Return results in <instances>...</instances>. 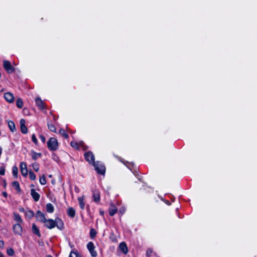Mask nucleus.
I'll return each mask as SVG.
<instances>
[{
    "instance_id": "nucleus-34",
    "label": "nucleus",
    "mask_w": 257,
    "mask_h": 257,
    "mask_svg": "<svg viewBox=\"0 0 257 257\" xmlns=\"http://www.w3.org/2000/svg\"><path fill=\"white\" fill-rule=\"evenodd\" d=\"M69 257H81L79 255V254L77 252H74V251H71L70 255H69Z\"/></svg>"
},
{
    "instance_id": "nucleus-37",
    "label": "nucleus",
    "mask_w": 257,
    "mask_h": 257,
    "mask_svg": "<svg viewBox=\"0 0 257 257\" xmlns=\"http://www.w3.org/2000/svg\"><path fill=\"white\" fill-rule=\"evenodd\" d=\"M32 141L36 144V145H37L38 144V141H37V139L35 136V135L34 134H33L32 136Z\"/></svg>"
},
{
    "instance_id": "nucleus-5",
    "label": "nucleus",
    "mask_w": 257,
    "mask_h": 257,
    "mask_svg": "<svg viewBox=\"0 0 257 257\" xmlns=\"http://www.w3.org/2000/svg\"><path fill=\"white\" fill-rule=\"evenodd\" d=\"M85 160L89 163L93 164L94 162V156L91 152H88L84 154Z\"/></svg>"
},
{
    "instance_id": "nucleus-48",
    "label": "nucleus",
    "mask_w": 257,
    "mask_h": 257,
    "mask_svg": "<svg viewBox=\"0 0 257 257\" xmlns=\"http://www.w3.org/2000/svg\"><path fill=\"white\" fill-rule=\"evenodd\" d=\"M46 257H52V256L51 255H48L46 256Z\"/></svg>"
},
{
    "instance_id": "nucleus-47",
    "label": "nucleus",
    "mask_w": 257,
    "mask_h": 257,
    "mask_svg": "<svg viewBox=\"0 0 257 257\" xmlns=\"http://www.w3.org/2000/svg\"><path fill=\"white\" fill-rule=\"evenodd\" d=\"M100 213L102 215H103L104 212L103 211H100Z\"/></svg>"
},
{
    "instance_id": "nucleus-28",
    "label": "nucleus",
    "mask_w": 257,
    "mask_h": 257,
    "mask_svg": "<svg viewBox=\"0 0 257 257\" xmlns=\"http://www.w3.org/2000/svg\"><path fill=\"white\" fill-rule=\"evenodd\" d=\"M59 133L65 139L68 138V134L66 133L64 129H60L59 130Z\"/></svg>"
},
{
    "instance_id": "nucleus-13",
    "label": "nucleus",
    "mask_w": 257,
    "mask_h": 257,
    "mask_svg": "<svg viewBox=\"0 0 257 257\" xmlns=\"http://www.w3.org/2000/svg\"><path fill=\"white\" fill-rule=\"evenodd\" d=\"M14 232L17 234H21L22 232V228L19 223L16 224L13 226Z\"/></svg>"
},
{
    "instance_id": "nucleus-16",
    "label": "nucleus",
    "mask_w": 257,
    "mask_h": 257,
    "mask_svg": "<svg viewBox=\"0 0 257 257\" xmlns=\"http://www.w3.org/2000/svg\"><path fill=\"white\" fill-rule=\"evenodd\" d=\"M119 248L121 250V251L124 253V254H126L127 253L128 250H127V247L126 246V244L125 242H121L119 244Z\"/></svg>"
},
{
    "instance_id": "nucleus-1",
    "label": "nucleus",
    "mask_w": 257,
    "mask_h": 257,
    "mask_svg": "<svg viewBox=\"0 0 257 257\" xmlns=\"http://www.w3.org/2000/svg\"><path fill=\"white\" fill-rule=\"evenodd\" d=\"M47 147L50 151H56L58 148V142L55 138H51L47 142Z\"/></svg>"
},
{
    "instance_id": "nucleus-32",
    "label": "nucleus",
    "mask_w": 257,
    "mask_h": 257,
    "mask_svg": "<svg viewBox=\"0 0 257 257\" xmlns=\"http://www.w3.org/2000/svg\"><path fill=\"white\" fill-rule=\"evenodd\" d=\"M7 252L9 255L13 256L14 255V250L12 248H10L7 249Z\"/></svg>"
},
{
    "instance_id": "nucleus-18",
    "label": "nucleus",
    "mask_w": 257,
    "mask_h": 257,
    "mask_svg": "<svg viewBox=\"0 0 257 257\" xmlns=\"http://www.w3.org/2000/svg\"><path fill=\"white\" fill-rule=\"evenodd\" d=\"M35 102L37 104V105L40 108V109H44V105L43 102L42 100L39 97L36 98L35 99Z\"/></svg>"
},
{
    "instance_id": "nucleus-43",
    "label": "nucleus",
    "mask_w": 257,
    "mask_h": 257,
    "mask_svg": "<svg viewBox=\"0 0 257 257\" xmlns=\"http://www.w3.org/2000/svg\"><path fill=\"white\" fill-rule=\"evenodd\" d=\"M74 190H75V191L77 193L79 192V189L77 187H75Z\"/></svg>"
},
{
    "instance_id": "nucleus-29",
    "label": "nucleus",
    "mask_w": 257,
    "mask_h": 257,
    "mask_svg": "<svg viewBox=\"0 0 257 257\" xmlns=\"http://www.w3.org/2000/svg\"><path fill=\"white\" fill-rule=\"evenodd\" d=\"M48 128L49 130L52 132H56V128L55 126L51 123H48L47 124Z\"/></svg>"
},
{
    "instance_id": "nucleus-26",
    "label": "nucleus",
    "mask_w": 257,
    "mask_h": 257,
    "mask_svg": "<svg viewBox=\"0 0 257 257\" xmlns=\"http://www.w3.org/2000/svg\"><path fill=\"white\" fill-rule=\"evenodd\" d=\"M25 215L28 218H31L34 216V212L31 210H28L26 211Z\"/></svg>"
},
{
    "instance_id": "nucleus-6",
    "label": "nucleus",
    "mask_w": 257,
    "mask_h": 257,
    "mask_svg": "<svg viewBox=\"0 0 257 257\" xmlns=\"http://www.w3.org/2000/svg\"><path fill=\"white\" fill-rule=\"evenodd\" d=\"M21 172L23 176L26 177L28 175V170L26 163L22 162L20 164Z\"/></svg>"
},
{
    "instance_id": "nucleus-46",
    "label": "nucleus",
    "mask_w": 257,
    "mask_h": 257,
    "mask_svg": "<svg viewBox=\"0 0 257 257\" xmlns=\"http://www.w3.org/2000/svg\"><path fill=\"white\" fill-rule=\"evenodd\" d=\"M3 254L0 251V257H3Z\"/></svg>"
},
{
    "instance_id": "nucleus-40",
    "label": "nucleus",
    "mask_w": 257,
    "mask_h": 257,
    "mask_svg": "<svg viewBox=\"0 0 257 257\" xmlns=\"http://www.w3.org/2000/svg\"><path fill=\"white\" fill-rule=\"evenodd\" d=\"M39 138H40V140H41V141L43 143H45L46 139H45V137L44 136L41 135L39 136Z\"/></svg>"
},
{
    "instance_id": "nucleus-38",
    "label": "nucleus",
    "mask_w": 257,
    "mask_h": 257,
    "mask_svg": "<svg viewBox=\"0 0 257 257\" xmlns=\"http://www.w3.org/2000/svg\"><path fill=\"white\" fill-rule=\"evenodd\" d=\"M5 173V168L3 166L0 167V175H4Z\"/></svg>"
},
{
    "instance_id": "nucleus-2",
    "label": "nucleus",
    "mask_w": 257,
    "mask_h": 257,
    "mask_svg": "<svg viewBox=\"0 0 257 257\" xmlns=\"http://www.w3.org/2000/svg\"><path fill=\"white\" fill-rule=\"evenodd\" d=\"M95 170L98 173L103 175L105 173V168L102 164H100L98 162H93V164Z\"/></svg>"
},
{
    "instance_id": "nucleus-35",
    "label": "nucleus",
    "mask_w": 257,
    "mask_h": 257,
    "mask_svg": "<svg viewBox=\"0 0 257 257\" xmlns=\"http://www.w3.org/2000/svg\"><path fill=\"white\" fill-rule=\"evenodd\" d=\"M29 178L32 180H35L36 179V175L33 172L30 171L29 172Z\"/></svg>"
},
{
    "instance_id": "nucleus-14",
    "label": "nucleus",
    "mask_w": 257,
    "mask_h": 257,
    "mask_svg": "<svg viewBox=\"0 0 257 257\" xmlns=\"http://www.w3.org/2000/svg\"><path fill=\"white\" fill-rule=\"evenodd\" d=\"M31 195L35 201H38L40 199V195L36 192L34 189L31 190Z\"/></svg>"
},
{
    "instance_id": "nucleus-31",
    "label": "nucleus",
    "mask_w": 257,
    "mask_h": 257,
    "mask_svg": "<svg viewBox=\"0 0 257 257\" xmlns=\"http://www.w3.org/2000/svg\"><path fill=\"white\" fill-rule=\"evenodd\" d=\"M39 181L42 185H45L46 184V178L44 175L40 178Z\"/></svg>"
},
{
    "instance_id": "nucleus-44",
    "label": "nucleus",
    "mask_w": 257,
    "mask_h": 257,
    "mask_svg": "<svg viewBox=\"0 0 257 257\" xmlns=\"http://www.w3.org/2000/svg\"><path fill=\"white\" fill-rule=\"evenodd\" d=\"M19 210H20L21 212H25V209H24V208H20L19 209Z\"/></svg>"
},
{
    "instance_id": "nucleus-19",
    "label": "nucleus",
    "mask_w": 257,
    "mask_h": 257,
    "mask_svg": "<svg viewBox=\"0 0 257 257\" xmlns=\"http://www.w3.org/2000/svg\"><path fill=\"white\" fill-rule=\"evenodd\" d=\"M41 156H42V154L40 153H36L34 151L31 152L32 158L34 160H36L38 158H40L41 157Z\"/></svg>"
},
{
    "instance_id": "nucleus-45",
    "label": "nucleus",
    "mask_w": 257,
    "mask_h": 257,
    "mask_svg": "<svg viewBox=\"0 0 257 257\" xmlns=\"http://www.w3.org/2000/svg\"><path fill=\"white\" fill-rule=\"evenodd\" d=\"M3 195L5 196V197H7V193L5 192H3Z\"/></svg>"
},
{
    "instance_id": "nucleus-12",
    "label": "nucleus",
    "mask_w": 257,
    "mask_h": 257,
    "mask_svg": "<svg viewBox=\"0 0 257 257\" xmlns=\"http://www.w3.org/2000/svg\"><path fill=\"white\" fill-rule=\"evenodd\" d=\"M5 99L9 103H12L14 100V97L12 93L10 92L5 93L4 94Z\"/></svg>"
},
{
    "instance_id": "nucleus-30",
    "label": "nucleus",
    "mask_w": 257,
    "mask_h": 257,
    "mask_svg": "<svg viewBox=\"0 0 257 257\" xmlns=\"http://www.w3.org/2000/svg\"><path fill=\"white\" fill-rule=\"evenodd\" d=\"M12 185L18 191L20 190V185L18 181H15L13 182Z\"/></svg>"
},
{
    "instance_id": "nucleus-17",
    "label": "nucleus",
    "mask_w": 257,
    "mask_h": 257,
    "mask_svg": "<svg viewBox=\"0 0 257 257\" xmlns=\"http://www.w3.org/2000/svg\"><path fill=\"white\" fill-rule=\"evenodd\" d=\"M84 199V196L78 198V200L79 202V204L80 207L82 210H83L84 209L85 204Z\"/></svg>"
},
{
    "instance_id": "nucleus-11",
    "label": "nucleus",
    "mask_w": 257,
    "mask_h": 257,
    "mask_svg": "<svg viewBox=\"0 0 257 257\" xmlns=\"http://www.w3.org/2000/svg\"><path fill=\"white\" fill-rule=\"evenodd\" d=\"M25 120L24 119H21L20 121V123L21 125V131L22 133L25 134L27 133L28 130L27 127L25 125Z\"/></svg>"
},
{
    "instance_id": "nucleus-39",
    "label": "nucleus",
    "mask_w": 257,
    "mask_h": 257,
    "mask_svg": "<svg viewBox=\"0 0 257 257\" xmlns=\"http://www.w3.org/2000/svg\"><path fill=\"white\" fill-rule=\"evenodd\" d=\"M71 146L77 149L78 148V145L76 142H71Z\"/></svg>"
},
{
    "instance_id": "nucleus-8",
    "label": "nucleus",
    "mask_w": 257,
    "mask_h": 257,
    "mask_svg": "<svg viewBox=\"0 0 257 257\" xmlns=\"http://www.w3.org/2000/svg\"><path fill=\"white\" fill-rule=\"evenodd\" d=\"M36 218L38 220L43 223H44L45 221L47 220L44 214L40 211H37L36 213Z\"/></svg>"
},
{
    "instance_id": "nucleus-42",
    "label": "nucleus",
    "mask_w": 257,
    "mask_h": 257,
    "mask_svg": "<svg viewBox=\"0 0 257 257\" xmlns=\"http://www.w3.org/2000/svg\"><path fill=\"white\" fill-rule=\"evenodd\" d=\"M5 245V243L3 240H0V248H3Z\"/></svg>"
},
{
    "instance_id": "nucleus-33",
    "label": "nucleus",
    "mask_w": 257,
    "mask_h": 257,
    "mask_svg": "<svg viewBox=\"0 0 257 257\" xmlns=\"http://www.w3.org/2000/svg\"><path fill=\"white\" fill-rule=\"evenodd\" d=\"M96 234V231L93 228H91L90 231V235L91 237L93 238L95 236Z\"/></svg>"
},
{
    "instance_id": "nucleus-23",
    "label": "nucleus",
    "mask_w": 257,
    "mask_h": 257,
    "mask_svg": "<svg viewBox=\"0 0 257 257\" xmlns=\"http://www.w3.org/2000/svg\"><path fill=\"white\" fill-rule=\"evenodd\" d=\"M67 213L69 216L74 217L75 215V211L73 208H69L67 210Z\"/></svg>"
},
{
    "instance_id": "nucleus-20",
    "label": "nucleus",
    "mask_w": 257,
    "mask_h": 257,
    "mask_svg": "<svg viewBox=\"0 0 257 257\" xmlns=\"http://www.w3.org/2000/svg\"><path fill=\"white\" fill-rule=\"evenodd\" d=\"M32 230L34 233L36 234L39 237H40L41 234L40 233L39 229L35 224H33L32 225Z\"/></svg>"
},
{
    "instance_id": "nucleus-25",
    "label": "nucleus",
    "mask_w": 257,
    "mask_h": 257,
    "mask_svg": "<svg viewBox=\"0 0 257 257\" xmlns=\"http://www.w3.org/2000/svg\"><path fill=\"white\" fill-rule=\"evenodd\" d=\"M12 173L13 176L15 177V178H17L18 177V169L17 166H14L12 168Z\"/></svg>"
},
{
    "instance_id": "nucleus-3",
    "label": "nucleus",
    "mask_w": 257,
    "mask_h": 257,
    "mask_svg": "<svg viewBox=\"0 0 257 257\" xmlns=\"http://www.w3.org/2000/svg\"><path fill=\"white\" fill-rule=\"evenodd\" d=\"M3 66L5 70L9 73H11L14 72V68L12 66L11 63L7 60L3 62Z\"/></svg>"
},
{
    "instance_id": "nucleus-4",
    "label": "nucleus",
    "mask_w": 257,
    "mask_h": 257,
    "mask_svg": "<svg viewBox=\"0 0 257 257\" xmlns=\"http://www.w3.org/2000/svg\"><path fill=\"white\" fill-rule=\"evenodd\" d=\"M87 247L88 249L89 250L91 255L93 257H95L97 256V252L94 250V245L92 242H89L87 245Z\"/></svg>"
},
{
    "instance_id": "nucleus-41",
    "label": "nucleus",
    "mask_w": 257,
    "mask_h": 257,
    "mask_svg": "<svg viewBox=\"0 0 257 257\" xmlns=\"http://www.w3.org/2000/svg\"><path fill=\"white\" fill-rule=\"evenodd\" d=\"M152 252H153V250L151 248H149L147 251V255L150 256L151 255Z\"/></svg>"
},
{
    "instance_id": "nucleus-27",
    "label": "nucleus",
    "mask_w": 257,
    "mask_h": 257,
    "mask_svg": "<svg viewBox=\"0 0 257 257\" xmlns=\"http://www.w3.org/2000/svg\"><path fill=\"white\" fill-rule=\"evenodd\" d=\"M17 106L19 108H22L23 106V102L21 98H18L16 102Z\"/></svg>"
},
{
    "instance_id": "nucleus-36",
    "label": "nucleus",
    "mask_w": 257,
    "mask_h": 257,
    "mask_svg": "<svg viewBox=\"0 0 257 257\" xmlns=\"http://www.w3.org/2000/svg\"><path fill=\"white\" fill-rule=\"evenodd\" d=\"M32 167L33 168V169L36 171V172H38L39 171V165L37 163H33L32 164Z\"/></svg>"
},
{
    "instance_id": "nucleus-15",
    "label": "nucleus",
    "mask_w": 257,
    "mask_h": 257,
    "mask_svg": "<svg viewBox=\"0 0 257 257\" xmlns=\"http://www.w3.org/2000/svg\"><path fill=\"white\" fill-rule=\"evenodd\" d=\"M93 200L96 202H98L100 201V193L97 190H94L93 192Z\"/></svg>"
},
{
    "instance_id": "nucleus-22",
    "label": "nucleus",
    "mask_w": 257,
    "mask_h": 257,
    "mask_svg": "<svg viewBox=\"0 0 257 257\" xmlns=\"http://www.w3.org/2000/svg\"><path fill=\"white\" fill-rule=\"evenodd\" d=\"M8 125H9V128L12 132H14L16 131V129L15 124L13 121H9Z\"/></svg>"
},
{
    "instance_id": "nucleus-9",
    "label": "nucleus",
    "mask_w": 257,
    "mask_h": 257,
    "mask_svg": "<svg viewBox=\"0 0 257 257\" xmlns=\"http://www.w3.org/2000/svg\"><path fill=\"white\" fill-rule=\"evenodd\" d=\"M56 226L60 230H62L64 228V223L61 219L60 218H56L55 220V227Z\"/></svg>"
},
{
    "instance_id": "nucleus-10",
    "label": "nucleus",
    "mask_w": 257,
    "mask_h": 257,
    "mask_svg": "<svg viewBox=\"0 0 257 257\" xmlns=\"http://www.w3.org/2000/svg\"><path fill=\"white\" fill-rule=\"evenodd\" d=\"M117 211V207L113 203H110L109 208V214L110 216H113Z\"/></svg>"
},
{
    "instance_id": "nucleus-21",
    "label": "nucleus",
    "mask_w": 257,
    "mask_h": 257,
    "mask_svg": "<svg viewBox=\"0 0 257 257\" xmlns=\"http://www.w3.org/2000/svg\"><path fill=\"white\" fill-rule=\"evenodd\" d=\"M46 210L48 212L52 213L54 212V207L51 203H48L46 205Z\"/></svg>"
},
{
    "instance_id": "nucleus-24",
    "label": "nucleus",
    "mask_w": 257,
    "mask_h": 257,
    "mask_svg": "<svg viewBox=\"0 0 257 257\" xmlns=\"http://www.w3.org/2000/svg\"><path fill=\"white\" fill-rule=\"evenodd\" d=\"M14 219L19 223L23 222L22 219L18 213H14Z\"/></svg>"
},
{
    "instance_id": "nucleus-7",
    "label": "nucleus",
    "mask_w": 257,
    "mask_h": 257,
    "mask_svg": "<svg viewBox=\"0 0 257 257\" xmlns=\"http://www.w3.org/2000/svg\"><path fill=\"white\" fill-rule=\"evenodd\" d=\"M44 223L45 226L49 229H52L55 227V220L53 219H47Z\"/></svg>"
}]
</instances>
